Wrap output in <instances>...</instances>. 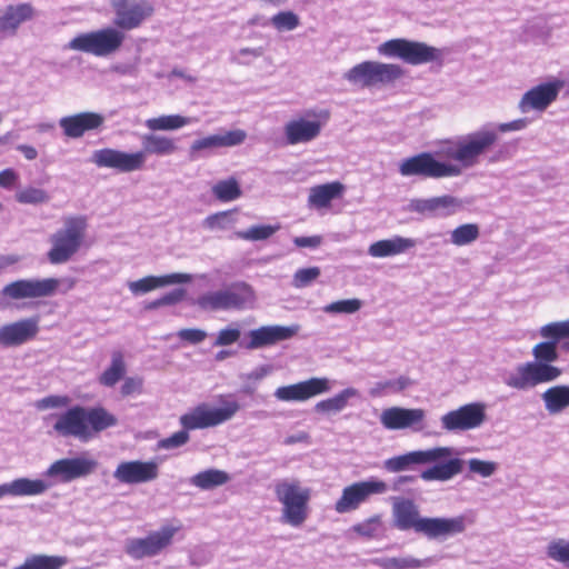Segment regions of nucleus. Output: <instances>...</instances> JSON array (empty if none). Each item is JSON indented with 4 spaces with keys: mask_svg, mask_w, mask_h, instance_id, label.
I'll list each match as a JSON object with an SVG mask.
<instances>
[{
    "mask_svg": "<svg viewBox=\"0 0 569 569\" xmlns=\"http://www.w3.org/2000/svg\"><path fill=\"white\" fill-rule=\"evenodd\" d=\"M124 40V32L114 27H107L76 36L68 42L66 48L96 57H108L117 52L122 47Z\"/></svg>",
    "mask_w": 569,
    "mask_h": 569,
    "instance_id": "obj_13",
    "label": "nucleus"
},
{
    "mask_svg": "<svg viewBox=\"0 0 569 569\" xmlns=\"http://www.w3.org/2000/svg\"><path fill=\"white\" fill-rule=\"evenodd\" d=\"M359 397V391L356 388L349 387L341 390L336 396L321 400L315 406V410L321 413H337L342 411L351 398Z\"/></svg>",
    "mask_w": 569,
    "mask_h": 569,
    "instance_id": "obj_37",
    "label": "nucleus"
},
{
    "mask_svg": "<svg viewBox=\"0 0 569 569\" xmlns=\"http://www.w3.org/2000/svg\"><path fill=\"white\" fill-rule=\"evenodd\" d=\"M332 386L328 378L313 377L298 383L279 387L273 396L279 401L303 402L318 395L329 392Z\"/></svg>",
    "mask_w": 569,
    "mask_h": 569,
    "instance_id": "obj_23",
    "label": "nucleus"
},
{
    "mask_svg": "<svg viewBox=\"0 0 569 569\" xmlns=\"http://www.w3.org/2000/svg\"><path fill=\"white\" fill-rule=\"evenodd\" d=\"M68 562L66 557L36 555L26 559V561L13 569H60Z\"/></svg>",
    "mask_w": 569,
    "mask_h": 569,
    "instance_id": "obj_42",
    "label": "nucleus"
},
{
    "mask_svg": "<svg viewBox=\"0 0 569 569\" xmlns=\"http://www.w3.org/2000/svg\"><path fill=\"white\" fill-rule=\"evenodd\" d=\"M322 237L321 236H310V237H295L293 243L298 248H311L316 249L322 243Z\"/></svg>",
    "mask_w": 569,
    "mask_h": 569,
    "instance_id": "obj_61",
    "label": "nucleus"
},
{
    "mask_svg": "<svg viewBox=\"0 0 569 569\" xmlns=\"http://www.w3.org/2000/svg\"><path fill=\"white\" fill-rule=\"evenodd\" d=\"M402 76L403 69L399 64L368 60L349 69L343 77L355 86L370 88L392 83Z\"/></svg>",
    "mask_w": 569,
    "mask_h": 569,
    "instance_id": "obj_14",
    "label": "nucleus"
},
{
    "mask_svg": "<svg viewBox=\"0 0 569 569\" xmlns=\"http://www.w3.org/2000/svg\"><path fill=\"white\" fill-rule=\"evenodd\" d=\"M114 12V28L130 31L139 28L153 13V6L148 0H111Z\"/></svg>",
    "mask_w": 569,
    "mask_h": 569,
    "instance_id": "obj_16",
    "label": "nucleus"
},
{
    "mask_svg": "<svg viewBox=\"0 0 569 569\" xmlns=\"http://www.w3.org/2000/svg\"><path fill=\"white\" fill-rule=\"evenodd\" d=\"M159 466L156 461L131 460L120 462L113 471V478L123 485L146 483L157 479Z\"/></svg>",
    "mask_w": 569,
    "mask_h": 569,
    "instance_id": "obj_24",
    "label": "nucleus"
},
{
    "mask_svg": "<svg viewBox=\"0 0 569 569\" xmlns=\"http://www.w3.org/2000/svg\"><path fill=\"white\" fill-rule=\"evenodd\" d=\"M256 296L252 287L243 281H237L228 287L209 291L197 299V305L207 311L243 310L250 308Z\"/></svg>",
    "mask_w": 569,
    "mask_h": 569,
    "instance_id": "obj_10",
    "label": "nucleus"
},
{
    "mask_svg": "<svg viewBox=\"0 0 569 569\" xmlns=\"http://www.w3.org/2000/svg\"><path fill=\"white\" fill-rule=\"evenodd\" d=\"M546 552L550 559L569 567V540L562 538L551 540Z\"/></svg>",
    "mask_w": 569,
    "mask_h": 569,
    "instance_id": "obj_47",
    "label": "nucleus"
},
{
    "mask_svg": "<svg viewBox=\"0 0 569 569\" xmlns=\"http://www.w3.org/2000/svg\"><path fill=\"white\" fill-rule=\"evenodd\" d=\"M53 431L61 437H73L89 441L97 433L114 427L117 418L102 407L73 406L64 412L51 415Z\"/></svg>",
    "mask_w": 569,
    "mask_h": 569,
    "instance_id": "obj_5",
    "label": "nucleus"
},
{
    "mask_svg": "<svg viewBox=\"0 0 569 569\" xmlns=\"http://www.w3.org/2000/svg\"><path fill=\"white\" fill-rule=\"evenodd\" d=\"M363 306V302L360 299L352 298V299H345V300H338L333 301L331 303H328L323 307V311L329 315H352L358 312Z\"/></svg>",
    "mask_w": 569,
    "mask_h": 569,
    "instance_id": "obj_46",
    "label": "nucleus"
},
{
    "mask_svg": "<svg viewBox=\"0 0 569 569\" xmlns=\"http://www.w3.org/2000/svg\"><path fill=\"white\" fill-rule=\"evenodd\" d=\"M271 369L269 366H260L254 370L241 376L242 379L251 381H260L270 373Z\"/></svg>",
    "mask_w": 569,
    "mask_h": 569,
    "instance_id": "obj_63",
    "label": "nucleus"
},
{
    "mask_svg": "<svg viewBox=\"0 0 569 569\" xmlns=\"http://www.w3.org/2000/svg\"><path fill=\"white\" fill-rule=\"evenodd\" d=\"M353 531L366 538H376L381 532V518L373 516L353 526Z\"/></svg>",
    "mask_w": 569,
    "mask_h": 569,
    "instance_id": "obj_52",
    "label": "nucleus"
},
{
    "mask_svg": "<svg viewBox=\"0 0 569 569\" xmlns=\"http://www.w3.org/2000/svg\"><path fill=\"white\" fill-rule=\"evenodd\" d=\"M540 335L543 338L553 340L569 338V319L565 321L551 322L541 327Z\"/></svg>",
    "mask_w": 569,
    "mask_h": 569,
    "instance_id": "obj_51",
    "label": "nucleus"
},
{
    "mask_svg": "<svg viewBox=\"0 0 569 569\" xmlns=\"http://www.w3.org/2000/svg\"><path fill=\"white\" fill-rule=\"evenodd\" d=\"M300 327L292 326H264L249 332L250 341L247 343L248 349H259L272 346L277 342L288 340L298 333Z\"/></svg>",
    "mask_w": 569,
    "mask_h": 569,
    "instance_id": "obj_28",
    "label": "nucleus"
},
{
    "mask_svg": "<svg viewBox=\"0 0 569 569\" xmlns=\"http://www.w3.org/2000/svg\"><path fill=\"white\" fill-rule=\"evenodd\" d=\"M480 236L479 227L475 223H466L457 227L450 232V242L462 247L475 242Z\"/></svg>",
    "mask_w": 569,
    "mask_h": 569,
    "instance_id": "obj_45",
    "label": "nucleus"
},
{
    "mask_svg": "<svg viewBox=\"0 0 569 569\" xmlns=\"http://www.w3.org/2000/svg\"><path fill=\"white\" fill-rule=\"evenodd\" d=\"M426 411L421 408L390 407L380 415V423L387 430L410 429L422 431L426 427Z\"/></svg>",
    "mask_w": 569,
    "mask_h": 569,
    "instance_id": "obj_22",
    "label": "nucleus"
},
{
    "mask_svg": "<svg viewBox=\"0 0 569 569\" xmlns=\"http://www.w3.org/2000/svg\"><path fill=\"white\" fill-rule=\"evenodd\" d=\"M71 398L62 395H51L44 397L36 402L38 410H46L51 408H66L70 405Z\"/></svg>",
    "mask_w": 569,
    "mask_h": 569,
    "instance_id": "obj_55",
    "label": "nucleus"
},
{
    "mask_svg": "<svg viewBox=\"0 0 569 569\" xmlns=\"http://www.w3.org/2000/svg\"><path fill=\"white\" fill-rule=\"evenodd\" d=\"M179 529L177 526H163L146 538L131 539L127 543V552L134 559L156 556L171 543Z\"/></svg>",
    "mask_w": 569,
    "mask_h": 569,
    "instance_id": "obj_21",
    "label": "nucleus"
},
{
    "mask_svg": "<svg viewBox=\"0 0 569 569\" xmlns=\"http://www.w3.org/2000/svg\"><path fill=\"white\" fill-rule=\"evenodd\" d=\"M343 190V184L338 181L316 186L310 189L308 204L316 209L327 208L332 200L342 194Z\"/></svg>",
    "mask_w": 569,
    "mask_h": 569,
    "instance_id": "obj_34",
    "label": "nucleus"
},
{
    "mask_svg": "<svg viewBox=\"0 0 569 569\" xmlns=\"http://www.w3.org/2000/svg\"><path fill=\"white\" fill-rule=\"evenodd\" d=\"M497 142L492 129L483 128L443 140L436 153L421 152L400 161L402 177L456 178L478 166Z\"/></svg>",
    "mask_w": 569,
    "mask_h": 569,
    "instance_id": "obj_1",
    "label": "nucleus"
},
{
    "mask_svg": "<svg viewBox=\"0 0 569 569\" xmlns=\"http://www.w3.org/2000/svg\"><path fill=\"white\" fill-rule=\"evenodd\" d=\"M541 398L550 415L559 413L569 407V386L551 387L541 395Z\"/></svg>",
    "mask_w": 569,
    "mask_h": 569,
    "instance_id": "obj_36",
    "label": "nucleus"
},
{
    "mask_svg": "<svg viewBox=\"0 0 569 569\" xmlns=\"http://www.w3.org/2000/svg\"><path fill=\"white\" fill-rule=\"evenodd\" d=\"M33 16V8L28 3L9 6L0 11V38L13 36L21 23Z\"/></svg>",
    "mask_w": 569,
    "mask_h": 569,
    "instance_id": "obj_32",
    "label": "nucleus"
},
{
    "mask_svg": "<svg viewBox=\"0 0 569 569\" xmlns=\"http://www.w3.org/2000/svg\"><path fill=\"white\" fill-rule=\"evenodd\" d=\"M416 246V239L395 236L392 238L371 243L368 248V253L373 258H387L406 253Z\"/></svg>",
    "mask_w": 569,
    "mask_h": 569,
    "instance_id": "obj_33",
    "label": "nucleus"
},
{
    "mask_svg": "<svg viewBox=\"0 0 569 569\" xmlns=\"http://www.w3.org/2000/svg\"><path fill=\"white\" fill-rule=\"evenodd\" d=\"M19 174L13 169H4L0 172V187L11 189L16 187Z\"/></svg>",
    "mask_w": 569,
    "mask_h": 569,
    "instance_id": "obj_62",
    "label": "nucleus"
},
{
    "mask_svg": "<svg viewBox=\"0 0 569 569\" xmlns=\"http://www.w3.org/2000/svg\"><path fill=\"white\" fill-rule=\"evenodd\" d=\"M207 332L201 329H182L178 332V337L181 340L188 341L190 343H200L207 338Z\"/></svg>",
    "mask_w": 569,
    "mask_h": 569,
    "instance_id": "obj_59",
    "label": "nucleus"
},
{
    "mask_svg": "<svg viewBox=\"0 0 569 569\" xmlns=\"http://www.w3.org/2000/svg\"><path fill=\"white\" fill-rule=\"evenodd\" d=\"M184 290L183 289H174L162 297H160V302L163 306H172L180 302L183 299Z\"/></svg>",
    "mask_w": 569,
    "mask_h": 569,
    "instance_id": "obj_64",
    "label": "nucleus"
},
{
    "mask_svg": "<svg viewBox=\"0 0 569 569\" xmlns=\"http://www.w3.org/2000/svg\"><path fill=\"white\" fill-rule=\"evenodd\" d=\"M269 24L278 32H290L300 26V17L291 10H282L269 19Z\"/></svg>",
    "mask_w": 569,
    "mask_h": 569,
    "instance_id": "obj_43",
    "label": "nucleus"
},
{
    "mask_svg": "<svg viewBox=\"0 0 569 569\" xmlns=\"http://www.w3.org/2000/svg\"><path fill=\"white\" fill-rule=\"evenodd\" d=\"M393 527L400 531L413 530L430 540H446L462 533L467 528V518L457 516L421 517L418 506L410 499L395 498L392 502Z\"/></svg>",
    "mask_w": 569,
    "mask_h": 569,
    "instance_id": "obj_2",
    "label": "nucleus"
},
{
    "mask_svg": "<svg viewBox=\"0 0 569 569\" xmlns=\"http://www.w3.org/2000/svg\"><path fill=\"white\" fill-rule=\"evenodd\" d=\"M527 127V120L525 119H517L510 122L499 123L497 128H493L491 124H487L481 127L479 130L483 128L492 129L496 134L498 136L499 132H509V131H520Z\"/></svg>",
    "mask_w": 569,
    "mask_h": 569,
    "instance_id": "obj_57",
    "label": "nucleus"
},
{
    "mask_svg": "<svg viewBox=\"0 0 569 569\" xmlns=\"http://www.w3.org/2000/svg\"><path fill=\"white\" fill-rule=\"evenodd\" d=\"M486 410L483 402L467 403L441 416V427L448 432L477 429L486 421Z\"/></svg>",
    "mask_w": 569,
    "mask_h": 569,
    "instance_id": "obj_17",
    "label": "nucleus"
},
{
    "mask_svg": "<svg viewBox=\"0 0 569 569\" xmlns=\"http://www.w3.org/2000/svg\"><path fill=\"white\" fill-rule=\"evenodd\" d=\"M274 495L281 505L280 521L293 528L301 527L309 517L311 490L299 480L283 479L274 485Z\"/></svg>",
    "mask_w": 569,
    "mask_h": 569,
    "instance_id": "obj_9",
    "label": "nucleus"
},
{
    "mask_svg": "<svg viewBox=\"0 0 569 569\" xmlns=\"http://www.w3.org/2000/svg\"><path fill=\"white\" fill-rule=\"evenodd\" d=\"M51 487L52 482L46 479L17 478L10 482L0 485V499L6 496H40L47 492Z\"/></svg>",
    "mask_w": 569,
    "mask_h": 569,
    "instance_id": "obj_30",
    "label": "nucleus"
},
{
    "mask_svg": "<svg viewBox=\"0 0 569 569\" xmlns=\"http://www.w3.org/2000/svg\"><path fill=\"white\" fill-rule=\"evenodd\" d=\"M212 193L218 200L222 202H230L241 196V189L234 178H229L227 180L218 181L212 187Z\"/></svg>",
    "mask_w": 569,
    "mask_h": 569,
    "instance_id": "obj_44",
    "label": "nucleus"
},
{
    "mask_svg": "<svg viewBox=\"0 0 569 569\" xmlns=\"http://www.w3.org/2000/svg\"><path fill=\"white\" fill-rule=\"evenodd\" d=\"M142 149L128 152L113 148L94 150L90 161L98 168L112 169L121 173H129L143 170L149 154L169 156L173 153L177 146L173 139L147 133L141 137Z\"/></svg>",
    "mask_w": 569,
    "mask_h": 569,
    "instance_id": "obj_3",
    "label": "nucleus"
},
{
    "mask_svg": "<svg viewBox=\"0 0 569 569\" xmlns=\"http://www.w3.org/2000/svg\"><path fill=\"white\" fill-rule=\"evenodd\" d=\"M88 230L86 216H66L62 218V227L49 237L50 249L47 258L52 264H62L71 260L84 243Z\"/></svg>",
    "mask_w": 569,
    "mask_h": 569,
    "instance_id": "obj_8",
    "label": "nucleus"
},
{
    "mask_svg": "<svg viewBox=\"0 0 569 569\" xmlns=\"http://www.w3.org/2000/svg\"><path fill=\"white\" fill-rule=\"evenodd\" d=\"M566 81L560 78H552L547 82H542L525 92L519 101V110L522 113L530 111H545L558 98L560 90L565 87Z\"/></svg>",
    "mask_w": 569,
    "mask_h": 569,
    "instance_id": "obj_20",
    "label": "nucleus"
},
{
    "mask_svg": "<svg viewBox=\"0 0 569 569\" xmlns=\"http://www.w3.org/2000/svg\"><path fill=\"white\" fill-rule=\"evenodd\" d=\"M39 333V319L30 317L0 327V347H20L32 341Z\"/></svg>",
    "mask_w": 569,
    "mask_h": 569,
    "instance_id": "obj_25",
    "label": "nucleus"
},
{
    "mask_svg": "<svg viewBox=\"0 0 569 569\" xmlns=\"http://www.w3.org/2000/svg\"><path fill=\"white\" fill-rule=\"evenodd\" d=\"M98 466V462L81 455L73 458H63L54 461L44 471V476L54 479L57 482H71L72 480L83 478L92 473Z\"/></svg>",
    "mask_w": 569,
    "mask_h": 569,
    "instance_id": "obj_19",
    "label": "nucleus"
},
{
    "mask_svg": "<svg viewBox=\"0 0 569 569\" xmlns=\"http://www.w3.org/2000/svg\"><path fill=\"white\" fill-rule=\"evenodd\" d=\"M246 132L240 129L211 134L194 140L190 146V154L194 158L203 150L239 146L246 140Z\"/></svg>",
    "mask_w": 569,
    "mask_h": 569,
    "instance_id": "obj_29",
    "label": "nucleus"
},
{
    "mask_svg": "<svg viewBox=\"0 0 569 569\" xmlns=\"http://www.w3.org/2000/svg\"><path fill=\"white\" fill-rule=\"evenodd\" d=\"M557 341L536 345L532 349L536 361L518 365L513 370L505 372L502 376L503 383L512 389L528 390L558 379L561 369L551 365L558 359Z\"/></svg>",
    "mask_w": 569,
    "mask_h": 569,
    "instance_id": "obj_6",
    "label": "nucleus"
},
{
    "mask_svg": "<svg viewBox=\"0 0 569 569\" xmlns=\"http://www.w3.org/2000/svg\"><path fill=\"white\" fill-rule=\"evenodd\" d=\"M220 407L200 403L180 417V425L184 430L174 432L158 442L159 448L170 450L188 442V430L206 429L222 425L231 420L240 410V405L231 396L219 397Z\"/></svg>",
    "mask_w": 569,
    "mask_h": 569,
    "instance_id": "obj_7",
    "label": "nucleus"
},
{
    "mask_svg": "<svg viewBox=\"0 0 569 569\" xmlns=\"http://www.w3.org/2000/svg\"><path fill=\"white\" fill-rule=\"evenodd\" d=\"M452 447H435L416 450L385 460L383 468L389 472L408 470L413 465L436 463L420 475L425 481H448L462 471L463 461L459 458H447L456 455Z\"/></svg>",
    "mask_w": 569,
    "mask_h": 569,
    "instance_id": "obj_4",
    "label": "nucleus"
},
{
    "mask_svg": "<svg viewBox=\"0 0 569 569\" xmlns=\"http://www.w3.org/2000/svg\"><path fill=\"white\" fill-rule=\"evenodd\" d=\"M468 467L471 472L485 478L492 476L498 469V465L496 462L485 461L477 458L470 459L468 461Z\"/></svg>",
    "mask_w": 569,
    "mask_h": 569,
    "instance_id": "obj_56",
    "label": "nucleus"
},
{
    "mask_svg": "<svg viewBox=\"0 0 569 569\" xmlns=\"http://www.w3.org/2000/svg\"><path fill=\"white\" fill-rule=\"evenodd\" d=\"M191 281V276L188 273H170L164 276H148L136 281H129L128 288L134 296L144 295L157 288L169 284L187 283Z\"/></svg>",
    "mask_w": 569,
    "mask_h": 569,
    "instance_id": "obj_31",
    "label": "nucleus"
},
{
    "mask_svg": "<svg viewBox=\"0 0 569 569\" xmlns=\"http://www.w3.org/2000/svg\"><path fill=\"white\" fill-rule=\"evenodd\" d=\"M461 207V201L449 194L428 199L415 198L408 203V210L411 212L437 217L451 216Z\"/></svg>",
    "mask_w": 569,
    "mask_h": 569,
    "instance_id": "obj_26",
    "label": "nucleus"
},
{
    "mask_svg": "<svg viewBox=\"0 0 569 569\" xmlns=\"http://www.w3.org/2000/svg\"><path fill=\"white\" fill-rule=\"evenodd\" d=\"M388 490L387 482L375 477L353 482L342 489L341 497L336 501L335 510L338 513L355 511L370 497L385 495Z\"/></svg>",
    "mask_w": 569,
    "mask_h": 569,
    "instance_id": "obj_15",
    "label": "nucleus"
},
{
    "mask_svg": "<svg viewBox=\"0 0 569 569\" xmlns=\"http://www.w3.org/2000/svg\"><path fill=\"white\" fill-rule=\"evenodd\" d=\"M372 563L381 569H418L429 566L431 559H418L412 556L379 557L375 558Z\"/></svg>",
    "mask_w": 569,
    "mask_h": 569,
    "instance_id": "obj_38",
    "label": "nucleus"
},
{
    "mask_svg": "<svg viewBox=\"0 0 569 569\" xmlns=\"http://www.w3.org/2000/svg\"><path fill=\"white\" fill-rule=\"evenodd\" d=\"M279 229V226H269V224H260V226H252L251 228L241 231L238 233V236L241 239L244 240H264L271 237L277 230Z\"/></svg>",
    "mask_w": 569,
    "mask_h": 569,
    "instance_id": "obj_53",
    "label": "nucleus"
},
{
    "mask_svg": "<svg viewBox=\"0 0 569 569\" xmlns=\"http://www.w3.org/2000/svg\"><path fill=\"white\" fill-rule=\"evenodd\" d=\"M229 480L230 477L226 471L207 469L192 476L189 482L201 490H210L227 483Z\"/></svg>",
    "mask_w": 569,
    "mask_h": 569,
    "instance_id": "obj_39",
    "label": "nucleus"
},
{
    "mask_svg": "<svg viewBox=\"0 0 569 569\" xmlns=\"http://www.w3.org/2000/svg\"><path fill=\"white\" fill-rule=\"evenodd\" d=\"M379 56L389 59H400L411 66H420L439 60L441 50L425 42L405 38L387 40L377 47Z\"/></svg>",
    "mask_w": 569,
    "mask_h": 569,
    "instance_id": "obj_12",
    "label": "nucleus"
},
{
    "mask_svg": "<svg viewBox=\"0 0 569 569\" xmlns=\"http://www.w3.org/2000/svg\"><path fill=\"white\" fill-rule=\"evenodd\" d=\"M74 286L73 278L20 279L4 286L0 295L12 300L47 298L58 291L67 293Z\"/></svg>",
    "mask_w": 569,
    "mask_h": 569,
    "instance_id": "obj_11",
    "label": "nucleus"
},
{
    "mask_svg": "<svg viewBox=\"0 0 569 569\" xmlns=\"http://www.w3.org/2000/svg\"><path fill=\"white\" fill-rule=\"evenodd\" d=\"M241 336V330L238 323H231L230 326L219 330L216 335L213 342L214 347H226L236 343Z\"/></svg>",
    "mask_w": 569,
    "mask_h": 569,
    "instance_id": "obj_50",
    "label": "nucleus"
},
{
    "mask_svg": "<svg viewBox=\"0 0 569 569\" xmlns=\"http://www.w3.org/2000/svg\"><path fill=\"white\" fill-rule=\"evenodd\" d=\"M233 223L232 213L229 211H222L214 214L208 216L203 226L210 230H223L231 227Z\"/></svg>",
    "mask_w": 569,
    "mask_h": 569,
    "instance_id": "obj_54",
    "label": "nucleus"
},
{
    "mask_svg": "<svg viewBox=\"0 0 569 569\" xmlns=\"http://www.w3.org/2000/svg\"><path fill=\"white\" fill-rule=\"evenodd\" d=\"M143 380L138 377H128L121 386L122 396H130L142 392Z\"/></svg>",
    "mask_w": 569,
    "mask_h": 569,
    "instance_id": "obj_58",
    "label": "nucleus"
},
{
    "mask_svg": "<svg viewBox=\"0 0 569 569\" xmlns=\"http://www.w3.org/2000/svg\"><path fill=\"white\" fill-rule=\"evenodd\" d=\"M104 120L102 114L87 111L62 117L59 120V126L66 137L78 139L87 131L99 129L104 123Z\"/></svg>",
    "mask_w": 569,
    "mask_h": 569,
    "instance_id": "obj_27",
    "label": "nucleus"
},
{
    "mask_svg": "<svg viewBox=\"0 0 569 569\" xmlns=\"http://www.w3.org/2000/svg\"><path fill=\"white\" fill-rule=\"evenodd\" d=\"M262 48H243L234 53V60L239 63H249L252 59L261 57Z\"/></svg>",
    "mask_w": 569,
    "mask_h": 569,
    "instance_id": "obj_60",
    "label": "nucleus"
},
{
    "mask_svg": "<svg viewBox=\"0 0 569 569\" xmlns=\"http://www.w3.org/2000/svg\"><path fill=\"white\" fill-rule=\"evenodd\" d=\"M321 270L319 267H309L298 269L292 278V286L297 289L309 287L319 278Z\"/></svg>",
    "mask_w": 569,
    "mask_h": 569,
    "instance_id": "obj_49",
    "label": "nucleus"
},
{
    "mask_svg": "<svg viewBox=\"0 0 569 569\" xmlns=\"http://www.w3.org/2000/svg\"><path fill=\"white\" fill-rule=\"evenodd\" d=\"M124 373L126 363L123 356L121 352L114 351L111 356V363L99 377V382L104 387H113Z\"/></svg>",
    "mask_w": 569,
    "mask_h": 569,
    "instance_id": "obj_41",
    "label": "nucleus"
},
{
    "mask_svg": "<svg viewBox=\"0 0 569 569\" xmlns=\"http://www.w3.org/2000/svg\"><path fill=\"white\" fill-rule=\"evenodd\" d=\"M16 200L22 204H40L47 203L50 196L43 189L28 187L16 193Z\"/></svg>",
    "mask_w": 569,
    "mask_h": 569,
    "instance_id": "obj_48",
    "label": "nucleus"
},
{
    "mask_svg": "<svg viewBox=\"0 0 569 569\" xmlns=\"http://www.w3.org/2000/svg\"><path fill=\"white\" fill-rule=\"evenodd\" d=\"M197 118L180 114H163L147 119L144 126L151 131H171L197 122Z\"/></svg>",
    "mask_w": 569,
    "mask_h": 569,
    "instance_id": "obj_35",
    "label": "nucleus"
},
{
    "mask_svg": "<svg viewBox=\"0 0 569 569\" xmlns=\"http://www.w3.org/2000/svg\"><path fill=\"white\" fill-rule=\"evenodd\" d=\"M412 381L407 376H399L396 379L378 381L369 389V396L372 398H381L391 393H398L409 388Z\"/></svg>",
    "mask_w": 569,
    "mask_h": 569,
    "instance_id": "obj_40",
    "label": "nucleus"
},
{
    "mask_svg": "<svg viewBox=\"0 0 569 569\" xmlns=\"http://www.w3.org/2000/svg\"><path fill=\"white\" fill-rule=\"evenodd\" d=\"M310 116L308 113V117L296 118L286 123L283 131L287 144L308 143L319 137L329 120V113L321 111L312 113V118Z\"/></svg>",
    "mask_w": 569,
    "mask_h": 569,
    "instance_id": "obj_18",
    "label": "nucleus"
}]
</instances>
